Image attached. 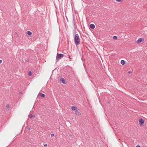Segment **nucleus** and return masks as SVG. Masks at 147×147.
I'll return each mask as SVG.
<instances>
[{
	"instance_id": "f257e3e1",
	"label": "nucleus",
	"mask_w": 147,
	"mask_h": 147,
	"mask_svg": "<svg viewBox=\"0 0 147 147\" xmlns=\"http://www.w3.org/2000/svg\"><path fill=\"white\" fill-rule=\"evenodd\" d=\"M75 43L77 46L80 44V39L79 36L78 34H76L74 38Z\"/></svg>"
},
{
	"instance_id": "f03ea898",
	"label": "nucleus",
	"mask_w": 147,
	"mask_h": 147,
	"mask_svg": "<svg viewBox=\"0 0 147 147\" xmlns=\"http://www.w3.org/2000/svg\"><path fill=\"white\" fill-rule=\"evenodd\" d=\"M64 56V55L62 54L57 53L56 56V61L58 62L59 61V59L63 57Z\"/></svg>"
},
{
	"instance_id": "7ed1b4c3",
	"label": "nucleus",
	"mask_w": 147,
	"mask_h": 147,
	"mask_svg": "<svg viewBox=\"0 0 147 147\" xmlns=\"http://www.w3.org/2000/svg\"><path fill=\"white\" fill-rule=\"evenodd\" d=\"M139 124L140 126H142L144 125V120L142 118H140L138 120Z\"/></svg>"
},
{
	"instance_id": "20e7f679",
	"label": "nucleus",
	"mask_w": 147,
	"mask_h": 147,
	"mask_svg": "<svg viewBox=\"0 0 147 147\" xmlns=\"http://www.w3.org/2000/svg\"><path fill=\"white\" fill-rule=\"evenodd\" d=\"M75 112L76 114L77 115H81L80 111L79 109L77 108L75 111Z\"/></svg>"
},
{
	"instance_id": "39448f33",
	"label": "nucleus",
	"mask_w": 147,
	"mask_h": 147,
	"mask_svg": "<svg viewBox=\"0 0 147 147\" xmlns=\"http://www.w3.org/2000/svg\"><path fill=\"white\" fill-rule=\"evenodd\" d=\"M60 82H62L64 84H65V79L63 78H62L60 80Z\"/></svg>"
},
{
	"instance_id": "423d86ee",
	"label": "nucleus",
	"mask_w": 147,
	"mask_h": 147,
	"mask_svg": "<svg viewBox=\"0 0 147 147\" xmlns=\"http://www.w3.org/2000/svg\"><path fill=\"white\" fill-rule=\"evenodd\" d=\"M142 39H143L141 38H139L137 41V43H140L142 41Z\"/></svg>"
},
{
	"instance_id": "0eeeda50",
	"label": "nucleus",
	"mask_w": 147,
	"mask_h": 147,
	"mask_svg": "<svg viewBox=\"0 0 147 147\" xmlns=\"http://www.w3.org/2000/svg\"><path fill=\"white\" fill-rule=\"evenodd\" d=\"M90 27L91 29H94L95 28V26L94 24H91L90 25Z\"/></svg>"
},
{
	"instance_id": "6e6552de",
	"label": "nucleus",
	"mask_w": 147,
	"mask_h": 147,
	"mask_svg": "<svg viewBox=\"0 0 147 147\" xmlns=\"http://www.w3.org/2000/svg\"><path fill=\"white\" fill-rule=\"evenodd\" d=\"M77 109V108L76 107L74 106H72L71 107V109L73 111H75Z\"/></svg>"
},
{
	"instance_id": "1a4fd4ad",
	"label": "nucleus",
	"mask_w": 147,
	"mask_h": 147,
	"mask_svg": "<svg viewBox=\"0 0 147 147\" xmlns=\"http://www.w3.org/2000/svg\"><path fill=\"white\" fill-rule=\"evenodd\" d=\"M27 34L29 36H31L32 34V33L30 31H28L27 32Z\"/></svg>"
},
{
	"instance_id": "9d476101",
	"label": "nucleus",
	"mask_w": 147,
	"mask_h": 147,
	"mask_svg": "<svg viewBox=\"0 0 147 147\" xmlns=\"http://www.w3.org/2000/svg\"><path fill=\"white\" fill-rule=\"evenodd\" d=\"M40 96L42 98H44L45 96V95L42 93H41L40 94Z\"/></svg>"
},
{
	"instance_id": "9b49d317",
	"label": "nucleus",
	"mask_w": 147,
	"mask_h": 147,
	"mask_svg": "<svg viewBox=\"0 0 147 147\" xmlns=\"http://www.w3.org/2000/svg\"><path fill=\"white\" fill-rule=\"evenodd\" d=\"M121 63L122 65H124L125 64V61L124 60H121Z\"/></svg>"
},
{
	"instance_id": "f8f14e48",
	"label": "nucleus",
	"mask_w": 147,
	"mask_h": 147,
	"mask_svg": "<svg viewBox=\"0 0 147 147\" xmlns=\"http://www.w3.org/2000/svg\"><path fill=\"white\" fill-rule=\"evenodd\" d=\"M6 107L7 108H8L7 109V110H9V108L10 107L9 105L8 104L6 106Z\"/></svg>"
},
{
	"instance_id": "ddd939ff",
	"label": "nucleus",
	"mask_w": 147,
	"mask_h": 147,
	"mask_svg": "<svg viewBox=\"0 0 147 147\" xmlns=\"http://www.w3.org/2000/svg\"><path fill=\"white\" fill-rule=\"evenodd\" d=\"M28 74L29 76H31L32 75V72L31 71H29L28 73Z\"/></svg>"
},
{
	"instance_id": "4468645a",
	"label": "nucleus",
	"mask_w": 147,
	"mask_h": 147,
	"mask_svg": "<svg viewBox=\"0 0 147 147\" xmlns=\"http://www.w3.org/2000/svg\"><path fill=\"white\" fill-rule=\"evenodd\" d=\"M117 37L116 36H113V39H114L116 40L117 39Z\"/></svg>"
},
{
	"instance_id": "2eb2a0df",
	"label": "nucleus",
	"mask_w": 147,
	"mask_h": 147,
	"mask_svg": "<svg viewBox=\"0 0 147 147\" xmlns=\"http://www.w3.org/2000/svg\"><path fill=\"white\" fill-rule=\"evenodd\" d=\"M32 116H33V115H32V114H30L29 115V117L30 118H32Z\"/></svg>"
},
{
	"instance_id": "dca6fc26",
	"label": "nucleus",
	"mask_w": 147,
	"mask_h": 147,
	"mask_svg": "<svg viewBox=\"0 0 147 147\" xmlns=\"http://www.w3.org/2000/svg\"><path fill=\"white\" fill-rule=\"evenodd\" d=\"M127 73L128 74H130L132 72L131 71H129Z\"/></svg>"
},
{
	"instance_id": "f3484780",
	"label": "nucleus",
	"mask_w": 147,
	"mask_h": 147,
	"mask_svg": "<svg viewBox=\"0 0 147 147\" xmlns=\"http://www.w3.org/2000/svg\"><path fill=\"white\" fill-rule=\"evenodd\" d=\"M54 134H52L51 135V137H53L54 136Z\"/></svg>"
},
{
	"instance_id": "a211bd4d",
	"label": "nucleus",
	"mask_w": 147,
	"mask_h": 147,
	"mask_svg": "<svg viewBox=\"0 0 147 147\" xmlns=\"http://www.w3.org/2000/svg\"><path fill=\"white\" fill-rule=\"evenodd\" d=\"M26 61V62H28V63H29V61L28 59H27V60Z\"/></svg>"
},
{
	"instance_id": "6ab92c4d",
	"label": "nucleus",
	"mask_w": 147,
	"mask_h": 147,
	"mask_svg": "<svg viewBox=\"0 0 147 147\" xmlns=\"http://www.w3.org/2000/svg\"><path fill=\"white\" fill-rule=\"evenodd\" d=\"M136 147H140V146L139 145H137Z\"/></svg>"
},
{
	"instance_id": "aec40b11",
	"label": "nucleus",
	"mask_w": 147,
	"mask_h": 147,
	"mask_svg": "<svg viewBox=\"0 0 147 147\" xmlns=\"http://www.w3.org/2000/svg\"><path fill=\"white\" fill-rule=\"evenodd\" d=\"M2 61L1 60H0V63H2Z\"/></svg>"
},
{
	"instance_id": "412c9836",
	"label": "nucleus",
	"mask_w": 147,
	"mask_h": 147,
	"mask_svg": "<svg viewBox=\"0 0 147 147\" xmlns=\"http://www.w3.org/2000/svg\"><path fill=\"white\" fill-rule=\"evenodd\" d=\"M45 146H47V144H45Z\"/></svg>"
},
{
	"instance_id": "4be33fe9",
	"label": "nucleus",
	"mask_w": 147,
	"mask_h": 147,
	"mask_svg": "<svg viewBox=\"0 0 147 147\" xmlns=\"http://www.w3.org/2000/svg\"><path fill=\"white\" fill-rule=\"evenodd\" d=\"M30 128H28V129H29V130H30Z\"/></svg>"
},
{
	"instance_id": "5701e85b",
	"label": "nucleus",
	"mask_w": 147,
	"mask_h": 147,
	"mask_svg": "<svg viewBox=\"0 0 147 147\" xmlns=\"http://www.w3.org/2000/svg\"><path fill=\"white\" fill-rule=\"evenodd\" d=\"M70 136H71V135H70Z\"/></svg>"
},
{
	"instance_id": "b1692460",
	"label": "nucleus",
	"mask_w": 147,
	"mask_h": 147,
	"mask_svg": "<svg viewBox=\"0 0 147 147\" xmlns=\"http://www.w3.org/2000/svg\"><path fill=\"white\" fill-rule=\"evenodd\" d=\"M74 23H75V21H74Z\"/></svg>"
}]
</instances>
